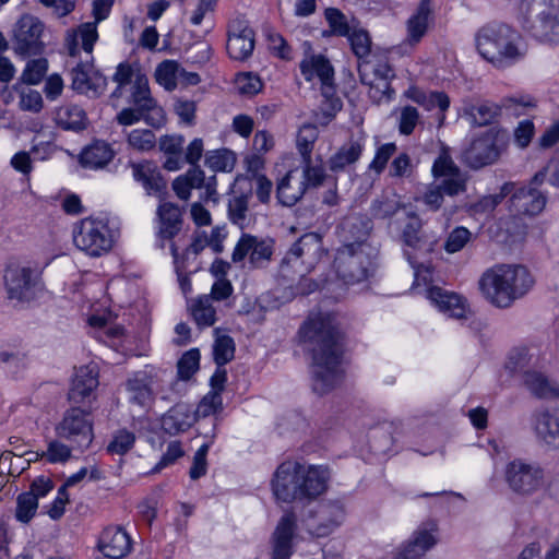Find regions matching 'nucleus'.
<instances>
[{"instance_id":"f257e3e1","label":"nucleus","mask_w":559,"mask_h":559,"mask_svg":"<svg viewBox=\"0 0 559 559\" xmlns=\"http://www.w3.org/2000/svg\"><path fill=\"white\" fill-rule=\"evenodd\" d=\"M300 338L311 352L312 388L318 394H325L343 379L342 336L330 314H313L299 331Z\"/></svg>"},{"instance_id":"f03ea898","label":"nucleus","mask_w":559,"mask_h":559,"mask_svg":"<svg viewBox=\"0 0 559 559\" xmlns=\"http://www.w3.org/2000/svg\"><path fill=\"white\" fill-rule=\"evenodd\" d=\"M331 480L332 469L326 464L287 460L275 469L271 486L278 501L310 503L328 492Z\"/></svg>"},{"instance_id":"7ed1b4c3","label":"nucleus","mask_w":559,"mask_h":559,"mask_svg":"<svg viewBox=\"0 0 559 559\" xmlns=\"http://www.w3.org/2000/svg\"><path fill=\"white\" fill-rule=\"evenodd\" d=\"M535 280L527 267L521 264H497L486 270L478 282L483 296L498 308H509L525 296Z\"/></svg>"},{"instance_id":"20e7f679","label":"nucleus","mask_w":559,"mask_h":559,"mask_svg":"<svg viewBox=\"0 0 559 559\" xmlns=\"http://www.w3.org/2000/svg\"><path fill=\"white\" fill-rule=\"evenodd\" d=\"M475 43L478 53L498 69L509 68L526 55V46L521 34L503 23L481 27Z\"/></svg>"},{"instance_id":"39448f33","label":"nucleus","mask_w":559,"mask_h":559,"mask_svg":"<svg viewBox=\"0 0 559 559\" xmlns=\"http://www.w3.org/2000/svg\"><path fill=\"white\" fill-rule=\"evenodd\" d=\"M72 236L79 250L88 257L99 258L112 250L120 237V226L109 215H92L75 224Z\"/></svg>"},{"instance_id":"423d86ee","label":"nucleus","mask_w":559,"mask_h":559,"mask_svg":"<svg viewBox=\"0 0 559 559\" xmlns=\"http://www.w3.org/2000/svg\"><path fill=\"white\" fill-rule=\"evenodd\" d=\"M518 20L542 44H559V0H521Z\"/></svg>"},{"instance_id":"0eeeda50","label":"nucleus","mask_w":559,"mask_h":559,"mask_svg":"<svg viewBox=\"0 0 559 559\" xmlns=\"http://www.w3.org/2000/svg\"><path fill=\"white\" fill-rule=\"evenodd\" d=\"M374 249L360 239L337 249L334 267L338 278L347 286L366 281L372 271Z\"/></svg>"},{"instance_id":"6e6552de","label":"nucleus","mask_w":559,"mask_h":559,"mask_svg":"<svg viewBox=\"0 0 559 559\" xmlns=\"http://www.w3.org/2000/svg\"><path fill=\"white\" fill-rule=\"evenodd\" d=\"M325 254L322 238L316 233L301 236L282 260L280 274L287 280L305 276Z\"/></svg>"},{"instance_id":"1a4fd4ad","label":"nucleus","mask_w":559,"mask_h":559,"mask_svg":"<svg viewBox=\"0 0 559 559\" xmlns=\"http://www.w3.org/2000/svg\"><path fill=\"white\" fill-rule=\"evenodd\" d=\"M358 72L364 84L370 87L369 96L377 103L389 102L394 93L391 80L395 76L390 64L388 52L377 50L359 61Z\"/></svg>"},{"instance_id":"9d476101","label":"nucleus","mask_w":559,"mask_h":559,"mask_svg":"<svg viewBox=\"0 0 559 559\" xmlns=\"http://www.w3.org/2000/svg\"><path fill=\"white\" fill-rule=\"evenodd\" d=\"M4 288L10 300L31 301L41 284V269L32 262H11L3 273Z\"/></svg>"},{"instance_id":"9b49d317","label":"nucleus","mask_w":559,"mask_h":559,"mask_svg":"<svg viewBox=\"0 0 559 559\" xmlns=\"http://www.w3.org/2000/svg\"><path fill=\"white\" fill-rule=\"evenodd\" d=\"M331 526H276L270 538V559H290L301 542L331 534Z\"/></svg>"},{"instance_id":"f8f14e48","label":"nucleus","mask_w":559,"mask_h":559,"mask_svg":"<svg viewBox=\"0 0 559 559\" xmlns=\"http://www.w3.org/2000/svg\"><path fill=\"white\" fill-rule=\"evenodd\" d=\"M112 4L114 0H94V21L82 23L76 29L68 32L66 47L70 57H76L81 50L93 52L98 39L97 25L109 16Z\"/></svg>"},{"instance_id":"ddd939ff","label":"nucleus","mask_w":559,"mask_h":559,"mask_svg":"<svg viewBox=\"0 0 559 559\" xmlns=\"http://www.w3.org/2000/svg\"><path fill=\"white\" fill-rule=\"evenodd\" d=\"M55 433L58 439L71 443L72 448H88L94 438L90 413L80 407L67 409L55 426Z\"/></svg>"},{"instance_id":"4468645a","label":"nucleus","mask_w":559,"mask_h":559,"mask_svg":"<svg viewBox=\"0 0 559 559\" xmlns=\"http://www.w3.org/2000/svg\"><path fill=\"white\" fill-rule=\"evenodd\" d=\"M509 488L521 496H530L543 488L546 481L544 468L523 459L509 462L504 471Z\"/></svg>"},{"instance_id":"2eb2a0df","label":"nucleus","mask_w":559,"mask_h":559,"mask_svg":"<svg viewBox=\"0 0 559 559\" xmlns=\"http://www.w3.org/2000/svg\"><path fill=\"white\" fill-rule=\"evenodd\" d=\"M43 33L44 24L38 17L23 14L12 29L14 53L22 58L40 55L44 49Z\"/></svg>"},{"instance_id":"dca6fc26","label":"nucleus","mask_w":559,"mask_h":559,"mask_svg":"<svg viewBox=\"0 0 559 559\" xmlns=\"http://www.w3.org/2000/svg\"><path fill=\"white\" fill-rule=\"evenodd\" d=\"M85 58L82 59L80 53L73 59L71 70V87L79 94L86 95L91 98L99 97L107 87V79L93 66V52L84 51Z\"/></svg>"},{"instance_id":"f3484780","label":"nucleus","mask_w":559,"mask_h":559,"mask_svg":"<svg viewBox=\"0 0 559 559\" xmlns=\"http://www.w3.org/2000/svg\"><path fill=\"white\" fill-rule=\"evenodd\" d=\"M544 181V174L537 173L528 186L522 187L510 199V211L516 215L535 216L543 212L546 197L537 189Z\"/></svg>"},{"instance_id":"a211bd4d","label":"nucleus","mask_w":559,"mask_h":559,"mask_svg":"<svg viewBox=\"0 0 559 559\" xmlns=\"http://www.w3.org/2000/svg\"><path fill=\"white\" fill-rule=\"evenodd\" d=\"M131 100L140 110L146 114V123L159 129L166 123V114L162 106L152 97L146 75L138 73L134 78Z\"/></svg>"},{"instance_id":"6ab92c4d","label":"nucleus","mask_w":559,"mask_h":559,"mask_svg":"<svg viewBox=\"0 0 559 559\" xmlns=\"http://www.w3.org/2000/svg\"><path fill=\"white\" fill-rule=\"evenodd\" d=\"M173 189L177 197L187 201L192 189H203L201 199L204 201H216V176L205 177L200 167H193L186 175L177 177L173 182Z\"/></svg>"},{"instance_id":"aec40b11","label":"nucleus","mask_w":559,"mask_h":559,"mask_svg":"<svg viewBox=\"0 0 559 559\" xmlns=\"http://www.w3.org/2000/svg\"><path fill=\"white\" fill-rule=\"evenodd\" d=\"M157 371L145 368L132 373L126 382L128 402L141 409H147L154 401V385L157 382Z\"/></svg>"},{"instance_id":"412c9836","label":"nucleus","mask_w":559,"mask_h":559,"mask_svg":"<svg viewBox=\"0 0 559 559\" xmlns=\"http://www.w3.org/2000/svg\"><path fill=\"white\" fill-rule=\"evenodd\" d=\"M499 153V134L490 129L472 141L464 153V159L471 167L480 168L496 162Z\"/></svg>"},{"instance_id":"4be33fe9","label":"nucleus","mask_w":559,"mask_h":559,"mask_svg":"<svg viewBox=\"0 0 559 559\" xmlns=\"http://www.w3.org/2000/svg\"><path fill=\"white\" fill-rule=\"evenodd\" d=\"M532 427L540 442L559 448V407L536 411L532 416Z\"/></svg>"},{"instance_id":"5701e85b","label":"nucleus","mask_w":559,"mask_h":559,"mask_svg":"<svg viewBox=\"0 0 559 559\" xmlns=\"http://www.w3.org/2000/svg\"><path fill=\"white\" fill-rule=\"evenodd\" d=\"M426 297L439 309V311L450 318L464 319L469 311L465 298L441 287H428L426 289Z\"/></svg>"},{"instance_id":"b1692460","label":"nucleus","mask_w":559,"mask_h":559,"mask_svg":"<svg viewBox=\"0 0 559 559\" xmlns=\"http://www.w3.org/2000/svg\"><path fill=\"white\" fill-rule=\"evenodd\" d=\"M102 554L110 559H120L131 550V537L123 526H106L98 539Z\"/></svg>"},{"instance_id":"393cba45","label":"nucleus","mask_w":559,"mask_h":559,"mask_svg":"<svg viewBox=\"0 0 559 559\" xmlns=\"http://www.w3.org/2000/svg\"><path fill=\"white\" fill-rule=\"evenodd\" d=\"M264 168V159L261 156H252L247 160V182L250 197H255L260 203H267L273 190L272 181L261 170Z\"/></svg>"},{"instance_id":"a878e982","label":"nucleus","mask_w":559,"mask_h":559,"mask_svg":"<svg viewBox=\"0 0 559 559\" xmlns=\"http://www.w3.org/2000/svg\"><path fill=\"white\" fill-rule=\"evenodd\" d=\"M98 369L95 364L79 367L75 370L69 399L74 403H82L88 399L98 386Z\"/></svg>"},{"instance_id":"bb28decb","label":"nucleus","mask_w":559,"mask_h":559,"mask_svg":"<svg viewBox=\"0 0 559 559\" xmlns=\"http://www.w3.org/2000/svg\"><path fill=\"white\" fill-rule=\"evenodd\" d=\"M366 144V134L360 131L352 135L329 160L330 169L333 171L343 170L355 164L361 156Z\"/></svg>"},{"instance_id":"cd10ccee","label":"nucleus","mask_w":559,"mask_h":559,"mask_svg":"<svg viewBox=\"0 0 559 559\" xmlns=\"http://www.w3.org/2000/svg\"><path fill=\"white\" fill-rule=\"evenodd\" d=\"M158 240L159 246L164 248V240L173 242V238L180 231L182 219L179 206L174 203L165 202L158 206Z\"/></svg>"},{"instance_id":"c85d7f7f","label":"nucleus","mask_w":559,"mask_h":559,"mask_svg":"<svg viewBox=\"0 0 559 559\" xmlns=\"http://www.w3.org/2000/svg\"><path fill=\"white\" fill-rule=\"evenodd\" d=\"M130 167L133 179L143 187L147 194H159L166 188L160 171L153 162L132 163Z\"/></svg>"},{"instance_id":"c756f323","label":"nucleus","mask_w":559,"mask_h":559,"mask_svg":"<svg viewBox=\"0 0 559 559\" xmlns=\"http://www.w3.org/2000/svg\"><path fill=\"white\" fill-rule=\"evenodd\" d=\"M307 191L298 169L289 170L277 183V199L285 206L295 205Z\"/></svg>"},{"instance_id":"7c9ffc66","label":"nucleus","mask_w":559,"mask_h":559,"mask_svg":"<svg viewBox=\"0 0 559 559\" xmlns=\"http://www.w3.org/2000/svg\"><path fill=\"white\" fill-rule=\"evenodd\" d=\"M195 421V414L190 405L176 404L162 417V428L169 435L188 430Z\"/></svg>"},{"instance_id":"2f4dec72","label":"nucleus","mask_w":559,"mask_h":559,"mask_svg":"<svg viewBox=\"0 0 559 559\" xmlns=\"http://www.w3.org/2000/svg\"><path fill=\"white\" fill-rule=\"evenodd\" d=\"M300 71L307 81L319 79L323 86L331 87L334 70L330 61L321 55L306 57L300 62Z\"/></svg>"},{"instance_id":"473e14b6","label":"nucleus","mask_w":559,"mask_h":559,"mask_svg":"<svg viewBox=\"0 0 559 559\" xmlns=\"http://www.w3.org/2000/svg\"><path fill=\"white\" fill-rule=\"evenodd\" d=\"M53 120L63 130L79 132L86 129L88 119L85 110L74 104H64L53 111Z\"/></svg>"},{"instance_id":"72a5a7b5","label":"nucleus","mask_w":559,"mask_h":559,"mask_svg":"<svg viewBox=\"0 0 559 559\" xmlns=\"http://www.w3.org/2000/svg\"><path fill=\"white\" fill-rule=\"evenodd\" d=\"M432 0H420L416 11L407 20V38L411 45L420 41L425 36L432 15Z\"/></svg>"},{"instance_id":"f704fd0d","label":"nucleus","mask_w":559,"mask_h":559,"mask_svg":"<svg viewBox=\"0 0 559 559\" xmlns=\"http://www.w3.org/2000/svg\"><path fill=\"white\" fill-rule=\"evenodd\" d=\"M185 138L180 134H166L159 138V150L167 155L164 168L169 171L179 170L183 165Z\"/></svg>"},{"instance_id":"c9c22d12","label":"nucleus","mask_w":559,"mask_h":559,"mask_svg":"<svg viewBox=\"0 0 559 559\" xmlns=\"http://www.w3.org/2000/svg\"><path fill=\"white\" fill-rule=\"evenodd\" d=\"M435 535L429 531H417L397 552L395 559H425L426 552L436 544Z\"/></svg>"},{"instance_id":"e433bc0d","label":"nucleus","mask_w":559,"mask_h":559,"mask_svg":"<svg viewBox=\"0 0 559 559\" xmlns=\"http://www.w3.org/2000/svg\"><path fill=\"white\" fill-rule=\"evenodd\" d=\"M112 157L111 146L104 141H96L83 150L80 162L86 168L98 169L105 167Z\"/></svg>"},{"instance_id":"4c0bfd02","label":"nucleus","mask_w":559,"mask_h":559,"mask_svg":"<svg viewBox=\"0 0 559 559\" xmlns=\"http://www.w3.org/2000/svg\"><path fill=\"white\" fill-rule=\"evenodd\" d=\"M523 383L526 389L537 397H559V386L542 372L535 370L526 371L525 377L523 378Z\"/></svg>"},{"instance_id":"58836bf2","label":"nucleus","mask_w":559,"mask_h":559,"mask_svg":"<svg viewBox=\"0 0 559 559\" xmlns=\"http://www.w3.org/2000/svg\"><path fill=\"white\" fill-rule=\"evenodd\" d=\"M191 316L200 329L212 326L216 322V310L211 296L202 295L189 306Z\"/></svg>"},{"instance_id":"ea45409f","label":"nucleus","mask_w":559,"mask_h":559,"mask_svg":"<svg viewBox=\"0 0 559 559\" xmlns=\"http://www.w3.org/2000/svg\"><path fill=\"white\" fill-rule=\"evenodd\" d=\"M250 255V263L254 267L265 266L273 254V240L270 238L259 239L247 235V255Z\"/></svg>"},{"instance_id":"a19ab883","label":"nucleus","mask_w":559,"mask_h":559,"mask_svg":"<svg viewBox=\"0 0 559 559\" xmlns=\"http://www.w3.org/2000/svg\"><path fill=\"white\" fill-rule=\"evenodd\" d=\"M407 223L402 229L401 239L403 245L409 249L420 250L426 245V237L423 233V222L420 217L412 212L407 214Z\"/></svg>"},{"instance_id":"79ce46f5","label":"nucleus","mask_w":559,"mask_h":559,"mask_svg":"<svg viewBox=\"0 0 559 559\" xmlns=\"http://www.w3.org/2000/svg\"><path fill=\"white\" fill-rule=\"evenodd\" d=\"M345 37H347L350 49L359 61L372 55L370 34L367 29L361 27L359 23L354 24V28Z\"/></svg>"},{"instance_id":"37998d69","label":"nucleus","mask_w":559,"mask_h":559,"mask_svg":"<svg viewBox=\"0 0 559 559\" xmlns=\"http://www.w3.org/2000/svg\"><path fill=\"white\" fill-rule=\"evenodd\" d=\"M226 48L230 58L245 59V26L241 19H235L230 22Z\"/></svg>"},{"instance_id":"c03bdc74","label":"nucleus","mask_w":559,"mask_h":559,"mask_svg":"<svg viewBox=\"0 0 559 559\" xmlns=\"http://www.w3.org/2000/svg\"><path fill=\"white\" fill-rule=\"evenodd\" d=\"M170 253L174 258V263L177 271H181L186 269V260L190 258V255H198L204 248L209 247L207 235L205 231L195 233L191 245L186 249L182 255L179 254L178 248L175 242H170Z\"/></svg>"},{"instance_id":"a18cd8bd","label":"nucleus","mask_w":559,"mask_h":559,"mask_svg":"<svg viewBox=\"0 0 559 559\" xmlns=\"http://www.w3.org/2000/svg\"><path fill=\"white\" fill-rule=\"evenodd\" d=\"M213 359L218 367H224L235 356L234 340L218 329L214 330Z\"/></svg>"},{"instance_id":"49530a36","label":"nucleus","mask_w":559,"mask_h":559,"mask_svg":"<svg viewBox=\"0 0 559 559\" xmlns=\"http://www.w3.org/2000/svg\"><path fill=\"white\" fill-rule=\"evenodd\" d=\"M324 17L329 24V34L335 36H346L354 28V24H358L355 17H348L336 8H328L324 11Z\"/></svg>"},{"instance_id":"de8ad7c7","label":"nucleus","mask_w":559,"mask_h":559,"mask_svg":"<svg viewBox=\"0 0 559 559\" xmlns=\"http://www.w3.org/2000/svg\"><path fill=\"white\" fill-rule=\"evenodd\" d=\"M185 70L175 60H165L160 62L155 70L156 82L167 91H173L177 86L179 75H183Z\"/></svg>"},{"instance_id":"09e8293b","label":"nucleus","mask_w":559,"mask_h":559,"mask_svg":"<svg viewBox=\"0 0 559 559\" xmlns=\"http://www.w3.org/2000/svg\"><path fill=\"white\" fill-rule=\"evenodd\" d=\"M500 107L492 103L471 105L465 108V115L474 124L485 126L491 123L500 114Z\"/></svg>"},{"instance_id":"8fccbe9b","label":"nucleus","mask_w":559,"mask_h":559,"mask_svg":"<svg viewBox=\"0 0 559 559\" xmlns=\"http://www.w3.org/2000/svg\"><path fill=\"white\" fill-rule=\"evenodd\" d=\"M404 204L400 201V198L395 194L383 195L372 202L370 211L371 215L378 219H386L394 216L401 209H404Z\"/></svg>"},{"instance_id":"3c124183","label":"nucleus","mask_w":559,"mask_h":559,"mask_svg":"<svg viewBox=\"0 0 559 559\" xmlns=\"http://www.w3.org/2000/svg\"><path fill=\"white\" fill-rule=\"evenodd\" d=\"M319 135L318 129L314 124H304L297 134V148L302 157V162L311 160V153L313 148V144L317 141Z\"/></svg>"},{"instance_id":"603ef678","label":"nucleus","mask_w":559,"mask_h":559,"mask_svg":"<svg viewBox=\"0 0 559 559\" xmlns=\"http://www.w3.org/2000/svg\"><path fill=\"white\" fill-rule=\"evenodd\" d=\"M235 164L236 156L227 148L210 151L205 156V165L214 171H230Z\"/></svg>"},{"instance_id":"864d4df0","label":"nucleus","mask_w":559,"mask_h":559,"mask_svg":"<svg viewBox=\"0 0 559 559\" xmlns=\"http://www.w3.org/2000/svg\"><path fill=\"white\" fill-rule=\"evenodd\" d=\"M134 442V432L127 428H121L114 432L112 439L107 445V451L111 454L123 455L133 448Z\"/></svg>"},{"instance_id":"5fc2aeb1","label":"nucleus","mask_w":559,"mask_h":559,"mask_svg":"<svg viewBox=\"0 0 559 559\" xmlns=\"http://www.w3.org/2000/svg\"><path fill=\"white\" fill-rule=\"evenodd\" d=\"M533 356L530 355L528 350L524 347L514 348L510 352L508 356V360L506 362V368L511 373H522L523 378L525 377L526 371L530 370V366L532 364Z\"/></svg>"},{"instance_id":"6e6d98bb","label":"nucleus","mask_w":559,"mask_h":559,"mask_svg":"<svg viewBox=\"0 0 559 559\" xmlns=\"http://www.w3.org/2000/svg\"><path fill=\"white\" fill-rule=\"evenodd\" d=\"M129 146L140 152H147L155 147L156 136L148 129H134L127 134Z\"/></svg>"},{"instance_id":"4d7b16f0","label":"nucleus","mask_w":559,"mask_h":559,"mask_svg":"<svg viewBox=\"0 0 559 559\" xmlns=\"http://www.w3.org/2000/svg\"><path fill=\"white\" fill-rule=\"evenodd\" d=\"M48 71V61L45 58L29 60L21 75L24 83L36 85L40 83Z\"/></svg>"},{"instance_id":"13d9d810","label":"nucleus","mask_w":559,"mask_h":559,"mask_svg":"<svg viewBox=\"0 0 559 559\" xmlns=\"http://www.w3.org/2000/svg\"><path fill=\"white\" fill-rule=\"evenodd\" d=\"M460 168L455 165L449 148L442 147L438 157L432 165V175L435 178L453 176L460 173Z\"/></svg>"},{"instance_id":"bf43d9fd","label":"nucleus","mask_w":559,"mask_h":559,"mask_svg":"<svg viewBox=\"0 0 559 559\" xmlns=\"http://www.w3.org/2000/svg\"><path fill=\"white\" fill-rule=\"evenodd\" d=\"M512 183H504L500 191L493 194L483 197L475 205L474 210L477 213H490L497 205H499L506 197L512 191Z\"/></svg>"},{"instance_id":"052dcab7","label":"nucleus","mask_w":559,"mask_h":559,"mask_svg":"<svg viewBox=\"0 0 559 559\" xmlns=\"http://www.w3.org/2000/svg\"><path fill=\"white\" fill-rule=\"evenodd\" d=\"M200 352L192 348L185 353L177 364L178 377L181 380H189L199 369Z\"/></svg>"},{"instance_id":"680f3d73","label":"nucleus","mask_w":559,"mask_h":559,"mask_svg":"<svg viewBox=\"0 0 559 559\" xmlns=\"http://www.w3.org/2000/svg\"><path fill=\"white\" fill-rule=\"evenodd\" d=\"M38 507L33 493L23 492L17 497L16 520L27 523L34 516Z\"/></svg>"},{"instance_id":"e2e57ef3","label":"nucleus","mask_w":559,"mask_h":559,"mask_svg":"<svg viewBox=\"0 0 559 559\" xmlns=\"http://www.w3.org/2000/svg\"><path fill=\"white\" fill-rule=\"evenodd\" d=\"M223 399L215 391H210L199 403L194 412L195 416L207 417L222 409Z\"/></svg>"},{"instance_id":"0e129e2a","label":"nucleus","mask_w":559,"mask_h":559,"mask_svg":"<svg viewBox=\"0 0 559 559\" xmlns=\"http://www.w3.org/2000/svg\"><path fill=\"white\" fill-rule=\"evenodd\" d=\"M210 451V444L203 443L194 453L192 465L189 471V476L192 480H197L207 473L206 456Z\"/></svg>"},{"instance_id":"69168bd1","label":"nucleus","mask_w":559,"mask_h":559,"mask_svg":"<svg viewBox=\"0 0 559 559\" xmlns=\"http://www.w3.org/2000/svg\"><path fill=\"white\" fill-rule=\"evenodd\" d=\"M19 106L24 111L39 112L44 107L41 94L32 88H24L20 93Z\"/></svg>"},{"instance_id":"338daca9","label":"nucleus","mask_w":559,"mask_h":559,"mask_svg":"<svg viewBox=\"0 0 559 559\" xmlns=\"http://www.w3.org/2000/svg\"><path fill=\"white\" fill-rule=\"evenodd\" d=\"M419 122V112L415 107L405 106L401 109L399 118V131L403 135H409L414 132Z\"/></svg>"},{"instance_id":"774afa93","label":"nucleus","mask_w":559,"mask_h":559,"mask_svg":"<svg viewBox=\"0 0 559 559\" xmlns=\"http://www.w3.org/2000/svg\"><path fill=\"white\" fill-rule=\"evenodd\" d=\"M471 239V231L465 227H456L453 229L444 245V249L449 253L461 251Z\"/></svg>"}]
</instances>
